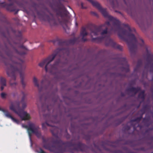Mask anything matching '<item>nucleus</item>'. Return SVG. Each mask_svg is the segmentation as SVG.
I'll use <instances>...</instances> for the list:
<instances>
[{
	"label": "nucleus",
	"instance_id": "obj_1",
	"mask_svg": "<svg viewBox=\"0 0 153 153\" xmlns=\"http://www.w3.org/2000/svg\"><path fill=\"white\" fill-rule=\"evenodd\" d=\"M19 48L25 50H27L23 45L17 47L16 44H14L13 45L9 42L7 45H5L3 51L5 52L9 59L4 58L2 55H1V57L5 65L9 68L12 71L10 73H9L8 71H7V74L11 77L9 82L10 85L12 88H16L18 83L16 82H13L12 81H15L16 80L15 72L18 71L20 74L22 87L24 89L26 86V83L24 81L25 73L23 69L25 68V67L23 64V60L21 59V58L23 57L26 53L25 51H19L17 49Z\"/></svg>",
	"mask_w": 153,
	"mask_h": 153
},
{
	"label": "nucleus",
	"instance_id": "obj_2",
	"mask_svg": "<svg viewBox=\"0 0 153 153\" xmlns=\"http://www.w3.org/2000/svg\"><path fill=\"white\" fill-rule=\"evenodd\" d=\"M67 50L66 48H58L56 49L52 54L43 59L39 65L43 68L45 65V70L52 74H55L58 71L57 65L62 59L67 55Z\"/></svg>",
	"mask_w": 153,
	"mask_h": 153
},
{
	"label": "nucleus",
	"instance_id": "obj_3",
	"mask_svg": "<svg viewBox=\"0 0 153 153\" xmlns=\"http://www.w3.org/2000/svg\"><path fill=\"white\" fill-rule=\"evenodd\" d=\"M57 20H55L53 15L44 14L42 16L43 20L49 22L52 25H57L58 23L61 25L65 32L67 28V11L63 5L59 7L56 10Z\"/></svg>",
	"mask_w": 153,
	"mask_h": 153
},
{
	"label": "nucleus",
	"instance_id": "obj_4",
	"mask_svg": "<svg viewBox=\"0 0 153 153\" xmlns=\"http://www.w3.org/2000/svg\"><path fill=\"white\" fill-rule=\"evenodd\" d=\"M42 140L44 144L43 147L50 152L54 153H66L67 152V142H64L60 140H57L54 141V143L58 144L56 146L54 144L51 145L50 143H47L50 138L45 139L43 136Z\"/></svg>",
	"mask_w": 153,
	"mask_h": 153
},
{
	"label": "nucleus",
	"instance_id": "obj_5",
	"mask_svg": "<svg viewBox=\"0 0 153 153\" xmlns=\"http://www.w3.org/2000/svg\"><path fill=\"white\" fill-rule=\"evenodd\" d=\"M52 118H54V120H47L45 123H43L42 124V129L44 131H47V129L46 126H49L51 127L50 130L53 136L56 137H57L59 135H62L64 131L63 128H59L55 126H53L52 125L50 124L49 123H57L58 122L57 121L56 119L57 117V116L54 117L52 116Z\"/></svg>",
	"mask_w": 153,
	"mask_h": 153
},
{
	"label": "nucleus",
	"instance_id": "obj_6",
	"mask_svg": "<svg viewBox=\"0 0 153 153\" xmlns=\"http://www.w3.org/2000/svg\"><path fill=\"white\" fill-rule=\"evenodd\" d=\"M33 82L34 86L38 88L40 91L44 89H48L50 84V83L47 80L44 79L42 80L40 85L37 79L35 76H34L33 78Z\"/></svg>",
	"mask_w": 153,
	"mask_h": 153
},
{
	"label": "nucleus",
	"instance_id": "obj_7",
	"mask_svg": "<svg viewBox=\"0 0 153 153\" xmlns=\"http://www.w3.org/2000/svg\"><path fill=\"white\" fill-rule=\"evenodd\" d=\"M10 108L18 114L22 120H28L29 119L30 116L29 114L25 111H17L13 105H11L10 107Z\"/></svg>",
	"mask_w": 153,
	"mask_h": 153
},
{
	"label": "nucleus",
	"instance_id": "obj_8",
	"mask_svg": "<svg viewBox=\"0 0 153 153\" xmlns=\"http://www.w3.org/2000/svg\"><path fill=\"white\" fill-rule=\"evenodd\" d=\"M39 127L36 125L34 127L33 129H32L30 128V131L31 132V133L29 134V136L30 138L32 134H35L36 136L39 138H42L43 136L42 135L41 131L39 130Z\"/></svg>",
	"mask_w": 153,
	"mask_h": 153
},
{
	"label": "nucleus",
	"instance_id": "obj_9",
	"mask_svg": "<svg viewBox=\"0 0 153 153\" xmlns=\"http://www.w3.org/2000/svg\"><path fill=\"white\" fill-rule=\"evenodd\" d=\"M40 109H41L43 111H45L46 110L49 111L51 109L53 108V106L51 105H47L45 104H43L41 102L40 104L38 102L36 103Z\"/></svg>",
	"mask_w": 153,
	"mask_h": 153
},
{
	"label": "nucleus",
	"instance_id": "obj_10",
	"mask_svg": "<svg viewBox=\"0 0 153 153\" xmlns=\"http://www.w3.org/2000/svg\"><path fill=\"white\" fill-rule=\"evenodd\" d=\"M0 111H3L4 113L5 116L8 118H10L13 122L17 124H19V121L18 120L15 119L7 111L3 109L0 107Z\"/></svg>",
	"mask_w": 153,
	"mask_h": 153
},
{
	"label": "nucleus",
	"instance_id": "obj_11",
	"mask_svg": "<svg viewBox=\"0 0 153 153\" xmlns=\"http://www.w3.org/2000/svg\"><path fill=\"white\" fill-rule=\"evenodd\" d=\"M47 100H51L52 102L56 104V102L59 100V98L58 96L55 93H52L48 97H46L45 98V101Z\"/></svg>",
	"mask_w": 153,
	"mask_h": 153
},
{
	"label": "nucleus",
	"instance_id": "obj_12",
	"mask_svg": "<svg viewBox=\"0 0 153 153\" xmlns=\"http://www.w3.org/2000/svg\"><path fill=\"white\" fill-rule=\"evenodd\" d=\"M53 44L55 45H58L59 46H63L66 44L65 41L59 38H56L55 39L51 41Z\"/></svg>",
	"mask_w": 153,
	"mask_h": 153
},
{
	"label": "nucleus",
	"instance_id": "obj_13",
	"mask_svg": "<svg viewBox=\"0 0 153 153\" xmlns=\"http://www.w3.org/2000/svg\"><path fill=\"white\" fill-rule=\"evenodd\" d=\"M21 94L22 95V98L21 102L22 105V108L23 109H24L27 106L25 100L26 99V97L27 95V94L22 91H21Z\"/></svg>",
	"mask_w": 153,
	"mask_h": 153
},
{
	"label": "nucleus",
	"instance_id": "obj_14",
	"mask_svg": "<svg viewBox=\"0 0 153 153\" xmlns=\"http://www.w3.org/2000/svg\"><path fill=\"white\" fill-rule=\"evenodd\" d=\"M35 125V123H28V125H22V126L23 127L27 129V131L29 135L31 133V132L30 131V128L32 129H33V128H34V127Z\"/></svg>",
	"mask_w": 153,
	"mask_h": 153
},
{
	"label": "nucleus",
	"instance_id": "obj_15",
	"mask_svg": "<svg viewBox=\"0 0 153 153\" xmlns=\"http://www.w3.org/2000/svg\"><path fill=\"white\" fill-rule=\"evenodd\" d=\"M0 83L1 85L6 86V79L3 77H1L0 79Z\"/></svg>",
	"mask_w": 153,
	"mask_h": 153
},
{
	"label": "nucleus",
	"instance_id": "obj_16",
	"mask_svg": "<svg viewBox=\"0 0 153 153\" xmlns=\"http://www.w3.org/2000/svg\"><path fill=\"white\" fill-rule=\"evenodd\" d=\"M6 94L4 93H2L1 94V97L2 99H4L6 98Z\"/></svg>",
	"mask_w": 153,
	"mask_h": 153
},
{
	"label": "nucleus",
	"instance_id": "obj_17",
	"mask_svg": "<svg viewBox=\"0 0 153 153\" xmlns=\"http://www.w3.org/2000/svg\"><path fill=\"white\" fill-rule=\"evenodd\" d=\"M4 86H4V85H1V91H2L4 89Z\"/></svg>",
	"mask_w": 153,
	"mask_h": 153
},
{
	"label": "nucleus",
	"instance_id": "obj_18",
	"mask_svg": "<svg viewBox=\"0 0 153 153\" xmlns=\"http://www.w3.org/2000/svg\"><path fill=\"white\" fill-rule=\"evenodd\" d=\"M7 5L8 6H11L13 5V3H10L8 4Z\"/></svg>",
	"mask_w": 153,
	"mask_h": 153
},
{
	"label": "nucleus",
	"instance_id": "obj_19",
	"mask_svg": "<svg viewBox=\"0 0 153 153\" xmlns=\"http://www.w3.org/2000/svg\"><path fill=\"white\" fill-rule=\"evenodd\" d=\"M96 34L95 32H93L91 33V36H93L94 35H95Z\"/></svg>",
	"mask_w": 153,
	"mask_h": 153
},
{
	"label": "nucleus",
	"instance_id": "obj_20",
	"mask_svg": "<svg viewBox=\"0 0 153 153\" xmlns=\"http://www.w3.org/2000/svg\"><path fill=\"white\" fill-rule=\"evenodd\" d=\"M4 3H5L4 2H1V0H0V4H4Z\"/></svg>",
	"mask_w": 153,
	"mask_h": 153
},
{
	"label": "nucleus",
	"instance_id": "obj_21",
	"mask_svg": "<svg viewBox=\"0 0 153 153\" xmlns=\"http://www.w3.org/2000/svg\"><path fill=\"white\" fill-rule=\"evenodd\" d=\"M18 106V107H20V103L19 102H18L17 104Z\"/></svg>",
	"mask_w": 153,
	"mask_h": 153
},
{
	"label": "nucleus",
	"instance_id": "obj_22",
	"mask_svg": "<svg viewBox=\"0 0 153 153\" xmlns=\"http://www.w3.org/2000/svg\"><path fill=\"white\" fill-rule=\"evenodd\" d=\"M107 32V30H105L104 31V32H103V34L104 33H106Z\"/></svg>",
	"mask_w": 153,
	"mask_h": 153
},
{
	"label": "nucleus",
	"instance_id": "obj_23",
	"mask_svg": "<svg viewBox=\"0 0 153 153\" xmlns=\"http://www.w3.org/2000/svg\"><path fill=\"white\" fill-rule=\"evenodd\" d=\"M65 132H67V129H65Z\"/></svg>",
	"mask_w": 153,
	"mask_h": 153
},
{
	"label": "nucleus",
	"instance_id": "obj_24",
	"mask_svg": "<svg viewBox=\"0 0 153 153\" xmlns=\"http://www.w3.org/2000/svg\"><path fill=\"white\" fill-rule=\"evenodd\" d=\"M8 0V1H10H10H11V0Z\"/></svg>",
	"mask_w": 153,
	"mask_h": 153
},
{
	"label": "nucleus",
	"instance_id": "obj_25",
	"mask_svg": "<svg viewBox=\"0 0 153 153\" xmlns=\"http://www.w3.org/2000/svg\"><path fill=\"white\" fill-rule=\"evenodd\" d=\"M65 60H66L67 59V58H66L65 57Z\"/></svg>",
	"mask_w": 153,
	"mask_h": 153
},
{
	"label": "nucleus",
	"instance_id": "obj_26",
	"mask_svg": "<svg viewBox=\"0 0 153 153\" xmlns=\"http://www.w3.org/2000/svg\"><path fill=\"white\" fill-rule=\"evenodd\" d=\"M41 100H42L41 98H40V101H41Z\"/></svg>",
	"mask_w": 153,
	"mask_h": 153
},
{
	"label": "nucleus",
	"instance_id": "obj_27",
	"mask_svg": "<svg viewBox=\"0 0 153 153\" xmlns=\"http://www.w3.org/2000/svg\"><path fill=\"white\" fill-rule=\"evenodd\" d=\"M13 96H15V94H13Z\"/></svg>",
	"mask_w": 153,
	"mask_h": 153
},
{
	"label": "nucleus",
	"instance_id": "obj_28",
	"mask_svg": "<svg viewBox=\"0 0 153 153\" xmlns=\"http://www.w3.org/2000/svg\"><path fill=\"white\" fill-rule=\"evenodd\" d=\"M69 9L71 10V8L70 7H69Z\"/></svg>",
	"mask_w": 153,
	"mask_h": 153
},
{
	"label": "nucleus",
	"instance_id": "obj_29",
	"mask_svg": "<svg viewBox=\"0 0 153 153\" xmlns=\"http://www.w3.org/2000/svg\"><path fill=\"white\" fill-rule=\"evenodd\" d=\"M48 117H50V116H48Z\"/></svg>",
	"mask_w": 153,
	"mask_h": 153
}]
</instances>
